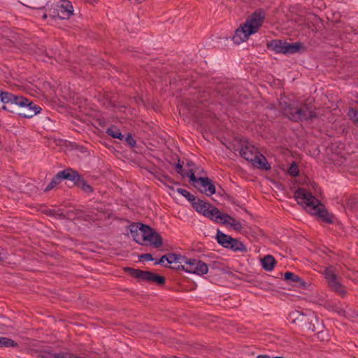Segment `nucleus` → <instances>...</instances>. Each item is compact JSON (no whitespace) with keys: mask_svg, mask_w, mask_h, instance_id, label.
<instances>
[{"mask_svg":"<svg viewBox=\"0 0 358 358\" xmlns=\"http://www.w3.org/2000/svg\"><path fill=\"white\" fill-rule=\"evenodd\" d=\"M294 198L297 203L303 206L310 214L317 217L322 221L331 223L333 216L328 213L320 201L305 189L299 188L294 192Z\"/></svg>","mask_w":358,"mask_h":358,"instance_id":"f257e3e1","label":"nucleus"},{"mask_svg":"<svg viewBox=\"0 0 358 358\" xmlns=\"http://www.w3.org/2000/svg\"><path fill=\"white\" fill-rule=\"evenodd\" d=\"M265 18V11L262 8L257 9L234 32L231 39L236 44L246 41L249 36L258 31L262 26Z\"/></svg>","mask_w":358,"mask_h":358,"instance_id":"f03ea898","label":"nucleus"},{"mask_svg":"<svg viewBox=\"0 0 358 358\" xmlns=\"http://www.w3.org/2000/svg\"><path fill=\"white\" fill-rule=\"evenodd\" d=\"M147 71L151 77L159 79H161L164 76L170 75L169 76L170 85L178 88V90H181V87L187 88L189 86V82H187L186 79H182L178 71H175V67L171 65L157 64L149 66V69Z\"/></svg>","mask_w":358,"mask_h":358,"instance_id":"7ed1b4c3","label":"nucleus"},{"mask_svg":"<svg viewBox=\"0 0 358 358\" xmlns=\"http://www.w3.org/2000/svg\"><path fill=\"white\" fill-rule=\"evenodd\" d=\"M284 114L293 121H303L315 117V113L306 105L293 103L283 107Z\"/></svg>","mask_w":358,"mask_h":358,"instance_id":"20e7f679","label":"nucleus"},{"mask_svg":"<svg viewBox=\"0 0 358 358\" xmlns=\"http://www.w3.org/2000/svg\"><path fill=\"white\" fill-rule=\"evenodd\" d=\"M239 152L242 157L250 162L255 166L264 170L271 169L266 157L260 154L257 148L250 143H247L243 145Z\"/></svg>","mask_w":358,"mask_h":358,"instance_id":"39448f33","label":"nucleus"},{"mask_svg":"<svg viewBox=\"0 0 358 358\" xmlns=\"http://www.w3.org/2000/svg\"><path fill=\"white\" fill-rule=\"evenodd\" d=\"M266 47L275 53L294 54L303 48V44L300 42L289 43L285 41L274 39L268 42Z\"/></svg>","mask_w":358,"mask_h":358,"instance_id":"423d86ee","label":"nucleus"},{"mask_svg":"<svg viewBox=\"0 0 358 358\" xmlns=\"http://www.w3.org/2000/svg\"><path fill=\"white\" fill-rule=\"evenodd\" d=\"M173 268L199 275L206 274L208 271V265L204 262L199 259H187V257H185V261L182 265L173 266Z\"/></svg>","mask_w":358,"mask_h":358,"instance_id":"0eeeda50","label":"nucleus"},{"mask_svg":"<svg viewBox=\"0 0 358 358\" xmlns=\"http://www.w3.org/2000/svg\"><path fill=\"white\" fill-rule=\"evenodd\" d=\"M187 176L189 178L192 185L201 193L205 194L207 196H211L215 194V187L213 184L211 180L208 178H196L194 173L192 171L187 173Z\"/></svg>","mask_w":358,"mask_h":358,"instance_id":"6e6552de","label":"nucleus"},{"mask_svg":"<svg viewBox=\"0 0 358 358\" xmlns=\"http://www.w3.org/2000/svg\"><path fill=\"white\" fill-rule=\"evenodd\" d=\"M323 274L328 283V285L335 291L340 293L341 295L345 294V290L343 289L341 284L338 280V276L336 273V270L333 266L327 267Z\"/></svg>","mask_w":358,"mask_h":358,"instance_id":"1a4fd4ad","label":"nucleus"},{"mask_svg":"<svg viewBox=\"0 0 358 358\" xmlns=\"http://www.w3.org/2000/svg\"><path fill=\"white\" fill-rule=\"evenodd\" d=\"M143 245H151L159 248L162 245L159 234L149 226L143 224Z\"/></svg>","mask_w":358,"mask_h":358,"instance_id":"9d476101","label":"nucleus"},{"mask_svg":"<svg viewBox=\"0 0 358 358\" xmlns=\"http://www.w3.org/2000/svg\"><path fill=\"white\" fill-rule=\"evenodd\" d=\"M23 101H20L17 106L23 108V110L19 113V115L26 118H31L39 113L41 108L36 106L32 101L22 97Z\"/></svg>","mask_w":358,"mask_h":358,"instance_id":"9b49d317","label":"nucleus"},{"mask_svg":"<svg viewBox=\"0 0 358 358\" xmlns=\"http://www.w3.org/2000/svg\"><path fill=\"white\" fill-rule=\"evenodd\" d=\"M0 100L4 103L2 108L11 113L14 112V109L10 106H13V105L17 106L20 101H23L22 96H15L8 92L3 91L0 92Z\"/></svg>","mask_w":358,"mask_h":358,"instance_id":"f8f14e48","label":"nucleus"},{"mask_svg":"<svg viewBox=\"0 0 358 358\" xmlns=\"http://www.w3.org/2000/svg\"><path fill=\"white\" fill-rule=\"evenodd\" d=\"M55 10L57 11V17L61 20L69 19L73 12V6L71 2L67 0L62 1L60 3L55 4Z\"/></svg>","mask_w":358,"mask_h":358,"instance_id":"ddd939ff","label":"nucleus"},{"mask_svg":"<svg viewBox=\"0 0 358 358\" xmlns=\"http://www.w3.org/2000/svg\"><path fill=\"white\" fill-rule=\"evenodd\" d=\"M130 232L136 243L143 245V224H131Z\"/></svg>","mask_w":358,"mask_h":358,"instance_id":"4468645a","label":"nucleus"},{"mask_svg":"<svg viewBox=\"0 0 358 358\" xmlns=\"http://www.w3.org/2000/svg\"><path fill=\"white\" fill-rule=\"evenodd\" d=\"M139 280L147 282H155L157 285H163L164 278L150 271H141Z\"/></svg>","mask_w":358,"mask_h":358,"instance_id":"2eb2a0df","label":"nucleus"},{"mask_svg":"<svg viewBox=\"0 0 358 358\" xmlns=\"http://www.w3.org/2000/svg\"><path fill=\"white\" fill-rule=\"evenodd\" d=\"M184 261H185V257L184 256L173 253L167 255V264L171 268H173V266L182 265Z\"/></svg>","mask_w":358,"mask_h":358,"instance_id":"dca6fc26","label":"nucleus"},{"mask_svg":"<svg viewBox=\"0 0 358 358\" xmlns=\"http://www.w3.org/2000/svg\"><path fill=\"white\" fill-rule=\"evenodd\" d=\"M57 175L60 180L63 179H68L77 183L80 179L78 173L70 169L59 171Z\"/></svg>","mask_w":358,"mask_h":358,"instance_id":"f3484780","label":"nucleus"},{"mask_svg":"<svg viewBox=\"0 0 358 358\" xmlns=\"http://www.w3.org/2000/svg\"><path fill=\"white\" fill-rule=\"evenodd\" d=\"M193 208L199 213L205 216L206 212H207L210 204L205 202L202 200L198 199L192 202Z\"/></svg>","mask_w":358,"mask_h":358,"instance_id":"a211bd4d","label":"nucleus"},{"mask_svg":"<svg viewBox=\"0 0 358 358\" xmlns=\"http://www.w3.org/2000/svg\"><path fill=\"white\" fill-rule=\"evenodd\" d=\"M216 240L219 244H220L224 248H227L232 241V237L218 230L216 234Z\"/></svg>","mask_w":358,"mask_h":358,"instance_id":"6ab92c4d","label":"nucleus"},{"mask_svg":"<svg viewBox=\"0 0 358 358\" xmlns=\"http://www.w3.org/2000/svg\"><path fill=\"white\" fill-rule=\"evenodd\" d=\"M222 212H220L217 208L213 206H210L207 212H206L205 217L218 222L221 216Z\"/></svg>","mask_w":358,"mask_h":358,"instance_id":"aec40b11","label":"nucleus"},{"mask_svg":"<svg viewBox=\"0 0 358 358\" xmlns=\"http://www.w3.org/2000/svg\"><path fill=\"white\" fill-rule=\"evenodd\" d=\"M234 252H247L246 246L238 239L232 238V241L227 248Z\"/></svg>","mask_w":358,"mask_h":358,"instance_id":"412c9836","label":"nucleus"},{"mask_svg":"<svg viewBox=\"0 0 358 358\" xmlns=\"http://www.w3.org/2000/svg\"><path fill=\"white\" fill-rule=\"evenodd\" d=\"M262 266L263 268L267 271H271L273 269L275 264V260L271 255L265 256L262 260Z\"/></svg>","mask_w":358,"mask_h":358,"instance_id":"4be33fe9","label":"nucleus"},{"mask_svg":"<svg viewBox=\"0 0 358 358\" xmlns=\"http://www.w3.org/2000/svg\"><path fill=\"white\" fill-rule=\"evenodd\" d=\"M106 133L115 138H118L120 140H122L124 138V136L122 134L120 130L115 127H110L108 128Z\"/></svg>","mask_w":358,"mask_h":358,"instance_id":"5701e85b","label":"nucleus"},{"mask_svg":"<svg viewBox=\"0 0 358 358\" xmlns=\"http://www.w3.org/2000/svg\"><path fill=\"white\" fill-rule=\"evenodd\" d=\"M17 343L13 340L6 338V337H0V347H17Z\"/></svg>","mask_w":358,"mask_h":358,"instance_id":"b1692460","label":"nucleus"},{"mask_svg":"<svg viewBox=\"0 0 358 358\" xmlns=\"http://www.w3.org/2000/svg\"><path fill=\"white\" fill-rule=\"evenodd\" d=\"M350 120L357 126H358V110L350 108L348 113Z\"/></svg>","mask_w":358,"mask_h":358,"instance_id":"393cba45","label":"nucleus"},{"mask_svg":"<svg viewBox=\"0 0 358 358\" xmlns=\"http://www.w3.org/2000/svg\"><path fill=\"white\" fill-rule=\"evenodd\" d=\"M76 185L85 192L91 193L92 192V187L84 180L79 179Z\"/></svg>","mask_w":358,"mask_h":358,"instance_id":"a878e982","label":"nucleus"},{"mask_svg":"<svg viewBox=\"0 0 358 358\" xmlns=\"http://www.w3.org/2000/svg\"><path fill=\"white\" fill-rule=\"evenodd\" d=\"M284 278L288 282H301L299 276L289 271L285 273Z\"/></svg>","mask_w":358,"mask_h":358,"instance_id":"bb28decb","label":"nucleus"},{"mask_svg":"<svg viewBox=\"0 0 358 358\" xmlns=\"http://www.w3.org/2000/svg\"><path fill=\"white\" fill-rule=\"evenodd\" d=\"M177 192L185 196L188 201L194 202L195 200V197L194 195L190 194L187 190L182 188H179L177 189Z\"/></svg>","mask_w":358,"mask_h":358,"instance_id":"cd10ccee","label":"nucleus"},{"mask_svg":"<svg viewBox=\"0 0 358 358\" xmlns=\"http://www.w3.org/2000/svg\"><path fill=\"white\" fill-rule=\"evenodd\" d=\"M233 218L234 217H232L229 215L222 213L218 222L228 225L230 223V222L232 220Z\"/></svg>","mask_w":358,"mask_h":358,"instance_id":"c85d7f7f","label":"nucleus"},{"mask_svg":"<svg viewBox=\"0 0 358 358\" xmlns=\"http://www.w3.org/2000/svg\"><path fill=\"white\" fill-rule=\"evenodd\" d=\"M59 178H58V175L57 174L56 176L52 180V181L48 185V186L45 188V192H48L53 189L59 182H60Z\"/></svg>","mask_w":358,"mask_h":358,"instance_id":"c756f323","label":"nucleus"},{"mask_svg":"<svg viewBox=\"0 0 358 358\" xmlns=\"http://www.w3.org/2000/svg\"><path fill=\"white\" fill-rule=\"evenodd\" d=\"M228 226L233 227V229L236 231H240L243 229L241 222L234 218L232 219Z\"/></svg>","mask_w":358,"mask_h":358,"instance_id":"7c9ffc66","label":"nucleus"},{"mask_svg":"<svg viewBox=\"0 0 358 358\" xmlns=\"http://www.w3.org/2000/svg\"><path fill=\"white\" fill-rule=\"evenodd\" d=\"M126 271L132 277L135 278H137L139 280V278H140V275H141V270H138V269H135V268H126Z\"/></svg>","mask_w":358,"mask_h":358,"instance_id":"2f4dec72","label":"nucleus"},{"mask_svg":"<svg viewBox=\"0 0 358 358\" xmlns=\"http://www.w3.org/2000/svg\"><path fill=\"white\" fill-rule=\"evenodd\" d=\"M288 173L292 176H296L299 173V169L296 164H292L288 169Z\"/></svg>","mask_w":358,"mask_h":358,"instance_id":"473e14b6","label":"nucleus"},{"mask_svg":"<svg viewBox=\"0 0 358 358\" xmlns=\"http://www.w3.org/2000/svg\"><path fill=\"white\" fill-rule=\"evenodd\" d=\"M191 171V170H189V171H187V172L184 173V172H183L182 166V164H180V162H179L177 164V165H176V171H177L179 174H180L181 176H182L183 177H185V176L187 177V173H189V171Z\"/></svg>","mask_w":358,"mask_h":358,"instance_id":"72a5a7b5","label":"nucleus"},{"mask_svg":"<svg viewBox=\"0 0 358 358\" xmlns=\"http://www.w3.org/2000/svg\"><path fill=\"white\" fill-rule=\"evenodd\" d=\"M125 141L127 143V144L129 145L131 147H135L136 141L131 134L127 135V136L125 138Z\"/></svg>","mask_w":358,"mask_h":358,"instance_id":"f704fd0d","label":"nucleus"},{"mask_svg":"<svg viewBox=\"0 0 358 358\" xmlns=\"http://www.w3.org/2000/svg\"><path fill=\"white\" fill-rule=\"evenodd\" d=\"M166 262H167V255L162 256L160 259H156L155 264H164Z\"/></svg>","mask_w":358,"mask_h":358,"instance_id":"c9c22d12","label":"nucleus"},{"mask_svg":"<svg viewBox=\"0 0 358 358\" xmlns=\"http://www.w3.org/2000/svg\"><path fill=\"white\" fill-rule=\"evenodd\" d=\"M50 16L52 17H57V11L55 10V4L54 5L53 8H52V10H50Z\"/></svg>","mask_w":358,"mask_h":358,"instance_id":"e433bc0d","label":"nucleus"},{"mask_svg":"<svg viewBox=\"0 0 358 358\" xmlns=\"http://www.w3.org/2000/svg\"><path fill=\"white\" fill-rule=\"evenodd\" d=\"M142 257H143L145 260L147 261H152V260H154L152 259V257L150 254H145L142 256Z\"/></svg>","mask_w":358,"mask_h":358,"instance_id":"4c0bfd02","label":"nucleus"},{"mask_svg":"<svg viewBox=\"0 0 358 358\" xmlns=\"http://www.w3.org/2000/svg\"><path fill=\"white\" fill-rule=\"evenodd\" d=\"M350 31L355 35H358V28L350 27Z\"/></svg>","mask_w":358,"mask_h":358,"instance_id":"58836bf2","label":"nucleus"},{"mask_svg":"<svg viewBox=\"0 0 358 358\" xmlns=\"http://www.w3.org/2000/svg\"><path fill=\"white\" fill-rule=\"evenodd\" d=\"M304 317L305 316L303 314H301L299 315V317H297L296 319L302 321Z\"/></svg>","mask_w":358,"mask_h":358,"instance_id":"ea45409f","label":"nucleus"},{"mask_svg":"<svg viewBox=\"0 0 358 358\" xmlns=\"http://www.w3.org/2000/svg\"><path fill=\"white\" fill-rule=\"evenodd\" d=\"M96 0H85L86 2L92 4L94 2H95Z\"/></svg>","mask_w":358,"mask_h":358,"instance_id":"a19ab883","label":"nucleus"},{"mask_svg":"<svg viewBox=\"0 0 358 358\" xmlns=\"http://www.w3.org/2000/svg\"><path fill=\"white\" fill-rule=\"evenodd\" d=\"M47 17H48V15H47V13H44L43 14V15H42V18H43V20L46 19V18H47Z\"/></svg>","mask_w":358,"mask_h":358,"instance_id":"79ce46f5","label":"nucleus"},{"mask_svg":"<svg viewBox=\"0 0 358 358\" xmlns=\"http://www.w3.org/2000/svg\"><path fill=\"white\" fill-rule=\"evenodd\" d=\"M230 87V86L222 87L221 90H229Z\"/></svg>","mask_w":358,"mask_h":358,"instance_id":"37998d69","label":"nucleus"},{"mask_svg":"<svg viewBox=\"0 0 358 358\" xmlns=\"http://www.w3.org/2000/svg\"><path fill=\"white\" fill-rule=\"evenodd\" d=\"M33 8H36L35 7H33ZM44 8H45V6H41V7H39V8H38V9H39V10H43V9H44Z\"/></svg>","mask_w":358,"mask_h":358,"instance_id":"c03bdc74","label":"nucleus"},{"mask_svg":"<svg viewBox=\"0 0 358 358\" xmlns=\"http://www.w3.org/2000/svg\"><path fill=\"white\" fill-rule=\"evenodd\" d=\"M172 358H178V357H172Z\"/></svg>","mask_w":358,"mask_h":358,"instance_id":"a18cd8bd","label":"nucleus"},{"mask_svg":"<svg viewBox=\"0 0 358 358\" xmlns=\"http://www.w3.org/2000/svg\"><path fill=\"white\" fill-rule=\"evenodd\" d=\"M280 358H282V357H280Z\"/></svg>","mask_w":358,"mask_h":358,"instance_id":"49530a36","label":"nucleus"}]
</instances>
